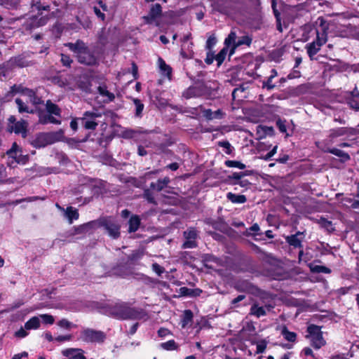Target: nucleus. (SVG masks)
I'll return each mask as SVG.
<instances>
[{
    "label": "nucleus",
    "instance_id": "f257e3e1",
    "mask_svg": "<svg viewBox=\"0 0 359 359\" xmlns=\"http://www.w3.org/2000/svg\"><path fill=\"white\" fill-rule=\"evenodd\" d=\"M108 313L118 320L134 319L137 316V312L125 302H117L110 305Z\"/></svg>",
    "mask_w": 359,
    "mask_h": 359
},
{
    "label": "nucleus",
    "instance_id": "f03ea898",
    "mask_svg": "<svg viewBox=\"0 0 359 359\" xmlns=\"http://www.w3.org/2000/svg\"><path fill=\"white\" fill-rule=\"evenodd\" d=\"M64 133L62 130L52 133H42L38 134L32 141V145L36 148L45 147L56 142L62 140Z\"/></svg>",
    "mask_w": 359,
    "mask_h": 359
},
{
    "label": "nucleus",
    "instance_id": "7ed1b4c3",
    "mask_svg": "<svg viewBox=\"0 0 359 359\" xmlns=\"http://www.w3.org/2000/svg\"><path fill=\"white\" fill-rule=\"evenodd\" d=\"M100 226L104 228L107 233L112 238L116 239L120 236V224L112 217L100 218Z\"/></svg>",
    "mask_w": 359,
    "mask_h": 359
},
{
    "label": "nucleus",
    "instance_id": "20e7f679",
    "mask_svg": "<svg viewBox=\"0 0 359 359\" xmlns=\"http://www.w3.org/2000/svg\"><path fill=\"white\" fill-rule=\"evenodd\" d=\"M217 9L219 12L233 19L243 15V13L241 4L232 1H226L224 4H218Z\"/></svg>",
    "mask_w": 359,
    "mask_h": 359
},
{
    "label": "nucleus",
    "instance_id": "39448f33",
    "mask_svg": "<svg viewBox=\"0 0 359 359\" xmlns=\"http://www.w3.org/2000/svg\"><path fill=\"white\" fill-rule=\"evenodd\" d=\"M306 338H310L312 346L316 349H319L325 345V340L323 337V332L320 327L316 325H311L307 327Z\"/></svg>",
    "mask_w": 359,
    "mask_h": 359
},
{
    "label": "nucleus",
    "instance_id": "423d86ee",
    "mask_svg": "<svg viewBox=\"0 0 359 359\" xmlns=\"http://www.w3.org/2000/svg\"><path fill=\"white\" fill-rule=\"evenodd\" d=\"M80 338L87 343H102L106 339V334L100 330L86 328L81 332Z\"/></svg>",
    "mask_w": 359,
    "mask_h": 359
},
{
    "label": "nucleus",
    "instance_id": "0eeeda50",
    "mask_svg": "<svg viewBox=\"0 0 359 359\" xmlns=\"http://www.w3.org/2000/svg\"><path fill=\"white\" fill-rule=\"evenodd\" d=\"M357 135H359V129L348 127L337 128L329 131L328 140L333 142L337 137L341 136L353 137Z\"/></svg>",
    "mask_w": 359,
    "mask_h": 359
},
{
    "label": "nucleus",
    "instance_id": "6e6552de",
    "mask_svg": "<svg viewBox=\"0 0 359 359\" xmlns=\"http://www.w3.org/2000/svg\"><path fill=\"white\" fill-rule=\"evenodd\" d=\"M209 93L208 87L204 83H198L190 86L183 93V97L186 99L208 95Z\"/></svg>",
    "mask_w": 359,
    "mask_h": 359
},
{
    "label": "nucleus",
    "instance_id": "1a4fd4ad",
    "mask_svg": "<svg viewBox=\"0 0 359 359\" xmlns=\"http://www.w3.org/2000/svg\"><path fill=\"white\" fill-rule=\"evenodd\" d=\"M40 325L39 317L34 316L25 323L24 327H21L15 333V336L19 338H24L28 335L27 330H36L40 327Z\"/></svg>",
    "mask_w": 359,
    "mask_h": 359
},
{
    "label": "nucleus",
    "instance_id": "9d476101",
    "mask_svg": "<svg viewBox=\"0 0 359 359\" xmlns=\"http://www.w3.org/2000/svg\"><path fill=\"white\" fill-rule=\"evenodd\" d=\"M101 114L99 113L86 111L83 116L81 118L82 125L87 130H95L98 123L95 121L96 118L100 117Z\"/></svg>",
    "mask_w": 359,
    "mask_h": 359
},
{
    "label": "nucleus",
    "instance_id": "9b49d317",
    "mask_svg": "<svg viewBox=\"0 0 359 359\" xmlns=\"http://www.w3.org/2000/svg\"><path fill=\"white\" fill-rule=\"evenodd\" d=\"M48 20L47 16H43L41 13L39 15H34L29 18L25 24L26 29L32 30L39 27L45 25Z\"/></svg>",
    "mask_w": 359,
    "mask_h": 359
},
{
    "label": "nucleus",
    "instance_id": "f8f14e48",
    "mask_svg": "<svg viewBox=\"0 0 359 359\" xmlns=\"http://www.w3.org/2000/svg\"><path fill=\"white\" fill-rule=\"evenodd\" d=\"M197 231L194 228H189L184 232V236L186 241L182 245V248H194L197 246L196 239L197 238Z\"/></svg>",
    "mask_w": 359,
    "mask_h": 359
},
{
    "label": "nucleus",
    "instance_id": "ddd939ff",
    "mask_svg": "<svg viewBox=\"0 0 359 359\" xmlns=\"http://www.w3.org/2000/svg\"><path fill=\"white\" fill-rule=\"evenodd\" d=\"M235 289L238 292H245L255 294L258 289L256 286L246 280H238L234 284Z\"/></svg>",
    "mask_w": 359,
    "mask_h": 359
},
{
    "label": "nucleus",
    "instance_id": "4468645a",
    "mask_svg": "<svg viewBox=\"0 0 359 359\" xmlns=\"http://www.w3.org/2000/svg\"><path fill=\"white\" fill-rule=\"evenodd\" d=\"M162 8L159 4L153 5L147 16H144V20L147 24H152L156 19L161 15Z\"/></svg>",
    "mask_w": 359,
    "mask_h": 359
},
{
    "label": "nucleus",
    "instance_id": "2eb2a0df",
    "mask_svg": "<svg viewBox=\"0 0 359 359\" xmlns=\"http://www.w3.org/2000/svg\"><path fill=\"white\" fill-rule=\"evenodd\" d=\"M273 308L271 305L259 306L257 303H254L250 308V314L257 318H260L266 315V312Z\"/></svg>",
    "mask_w": 359,
    "mask_h": 359
},
{
    "label": "nucleus",
    "instance_id": "dca6fc26",
    "mask_svg": "<svg viewBox=\"0 0 359 359\" xmlns=\"http://www.w3.org/2000/svg\"><path fill=\"white\" fill-rule=\"evenodd\" d=\"M76 57L78 61L81 64L86 65H93L96 63V57L92 53H90L88 48L83 52H81L80 54Z\"/></svg>",
    "mask_w": 359,
    "mask_h": 359
},
{
    "label": "nucleus",
    "instance_id": "f3484780",
    "mask_svg": "<svg viewBox=\"0 0 359 359\" xmlns=\"http://www.w3.org/2000/svg\"><path fill=\"white\" fill-rule=\"evenodd\" d=\"M62 354L69 359H86L83 355V351L81 348H66L62 351Z\"/></svg>",
    "mask_w": 359,
    "mask_h": 359
},
{
    "label": "nucleus",
    "instance_id": "a211bd4d",
    "mask_svg": "<svg viewBox=\"0 0 359 359\" xmlns=\"http://www.w3.org/2000/svg\"><path fill=\"white\" fill-rule=\"evenodd\" d=\"M304 238V233L302 232L298 231L295 234L287 236L286 238V241L289 243L290 245L293 246L294 248H302V243Z\"/></svg>",
    "mask_w": 359,
    "mask_h": 359
},
{
    "label": "nucleus",
    "instance_id": "6ab92c4d",
    "mask_svg": "<svg viewBox=\"0 0 359 359\" xmlns=\"http://www.w3.org/2000/svg\"><path fill=\"white\" fill-rule=\"evenodd\" d=\"M170 182V178L168 177H165L163 179L158 180L155 182H151L150 184V189L156 191H161L167 187Z\"/></svg>",
    "mask_w": 359,
    "mask_h": 359
},
{
    "label": "nucleus",
    "instance_id": "aec40b11",
    "mask_svg": "<svg viewBox=\"0 0 359 359\" xmlns=\"http://www.w3.org/2000/svg\"><path fill=\"white\" fill-rule=\"evenodd\" d=\"M64 215L68 219L69 224H72L74 220L78 219L79 217L78 210L72 206H69L65 209Z\"/></svg>",
    "mask_w": 359,
    "mask_h": 359
},
{
    "label": "nucleus",
    "instance_id": "412c9836",
    "mask_svg": "<svg viewBox=\"0 0 359 359\" xmlns=\"http://www.w3.org/2000/svg\"><path fill=\"white\" fill-rule=\"evenodd\" d=\"M141 224V219L138 215H132L128 221V232L133 233L138 230Z\"/></svg>",
    "mask_w": 359,
    "mask_h": 359
},
{
    "label": "nucleus",
    "instance_id": "4be33fe9",
    "mask_svg": "<svg viewBox=\"0 0 359 359\" xmlns=\"http://www.w3.org/2000/svg\"><path fill=\"white\" fill-rule=\"evenodd\" d=\"M158 65L161 73L170 80L172 68L168 65L165 62L161 57L158 58Z\"/></svg>",
    "mask_w": 359,
    "mask_h": 359
},
{
    "label": "nucleus",
    "instance_id": "5701e85b",
    "mask_svg": "<svg viewBox=\"0 0 359 359\" xmlns=\"http://www.w3.org/2000/svg\"><path fill=\"white\" fill-rule=\"evenodd\" d=\"M317 223L321 228L326 230L328 233H332L335 230L332 222L325 217H320L317 220Z\"/></svg>",
    "mask_w": 359,
    "mask_h": 359
},
{
    "label": "nucleus",
    "instance_id": "b1692460",
    "mask_svg": "<svg viewBox=\"0 0 359 359\" xmlns=\"http://www.w3.org/2000/svg\"><path fill=\"white\" fill-rule=\"evenodd\" d=\"M326 151L341 158V160L343 162H346L350 160L349 154L341 149L337 148H332L328 149Z\"/></svg>",
    "mask_w": 359,
    "mask_h": 359
},
{
    "label": "nucleus",
    "instance_id": "393cba45",
    "mask_svg": "<svg viewBox=\"0 0 359 359\" xmlns=\"http://www.w3.org/2000/svg\"><path fill=\"white\" fill-rule=\"evenodd\" d=\"M69 47L76 54V56H78L81 52H83L88 49L86 44L81 41H77L75 43H69Z\"/></svg>",
    "mask_w": 359,
    "mask_h": 359
},
{
    "label": "nucleus",
    "instance_id": "a878e982",
    "mask_svg": "<svg viewBox=\"0 0 359 359\" xmlns=\"http://www.w3.org/2000/svg\"><path fill=\"white\" fill-rule=\"evenodd\" d=\"M27 123L25 121H18L9 129L10 132H14L16 134L26 133Z\"/></svg>",
    "mask_w": 359,
    "mask_h": 359
},
{
    "label": "nucleus",
    "instance_id": "bb28decb",
    "mask_svg": "<svg viewBox=\"0 0 359 359\" xmlns=\"http://www.w3.org/2000/svg\"><path fill=\"white\" fill-rule=\"evenodd\" d=\"M180 294L183 296H189V297H197L201 294L202 290L196 288V289H190L186 287H182L180 289Z\"/></svg>",
    "mask_w": 359,
    "mask_h": 359
},
{
    "label": "nucleus",
    "instance_id": "cd10ccee",
    "mask_svg": "<svg viewBox=\"0 0 359 359\" xmlns=\"http://www.w3.org/2000/svg\"><path fill=\"white\" fill-rule=\"evenodd\" d=\"M50 114H42L39 116V121L43 124H46L48 123H52L55 124H60V121L57 120L55 117L52 116Z\"/></svg>",
    "mask_w": 359,
    "mask_h": 359
},
{
    "label": "nucleus",
    "instance_id": "c85d7f7f",
    "mask_svg": "<svg viewBox=\"0 0 359 359\" xmlns=\"http://www.w3.org/2000/svg\"><path fill=\"white\" fill-rule=\"evenodd\" d=\"M226 198L233 203H244L247 200L244 195H238L231 192L226 194Z\"/></svg>",
    "mask_w": 359,
    "mask_h": 359
},
{
    "label": "nucleus",
    "instance_id": "c756f323",
    "mask_svg": "<svg viewBox=\"0 0 359 359\" xmlns=\"http://www.w3.org/2000/svg\"><path fill=\"white\" fill-rule=\"evenodd\" d=\"M320 49V46L318 43H316L314 41L306 45L307 53L311 58L316 55Z\"/></svg>",
    "mask_w": 359,
    "mask_h": 359
},
{
    "label": "nucleus",
    "instance_id": "7c9ffc66",
    "mask_svg": "<svg viewBox=\"0 0 359 359\" xmlns=\"http://www.w3.org/2000/svg\"><path fill=\"white\" fill-rule=\"evenodd\" d=\"M46 107L48 113L54 114L57 116H60V109L55 104L53 103L51 101L48 100Z\"/></svg>",
    "mask_w": 359,
    "mask_h": 359
},
{
    "label": "nucleus",
    "instance_id": "2f4dec72",
    "mask_svg": "<svg viewBox=\"0 0 359 359\" xmlns=\"http://www.w3.org/2000/svg\"><path fill=\"white\" fill-rule=\"evenodd\" d=\"M281 334L283 336L285 340L294 342L297 339V334L293 332H290L286 327H284L281 330Z\"/></svg>",
    "mask_w": 359,
    "mask_h": 359
},
{
    "label": "nucleus",
    "instance_id": "473e14b6",
    "mask_svg": "<svg viewBox=\"0 0 359 359\" xmlns=\"http://www.w3.org/2000/svg\"><path fill=\"white\" fill-rule=\"evenodd\" d=\"M309 267H310L311 271L313 273H331V270L325 266L311 264Z\"/></svg>",
    "mask_w": 359,
    "mask_h": 359
},
{
    "label": "nucleus",
    "instance_id": "72a5a7b5",
    "mask_svg": "<svg viewBox=\"0 0 359 359\" xmlns=\"http://www.w3.org/2000/svg\"><path fill=\"white\" fill-rule=\"evenodd\" d=\"M25 95L29 97L30 102H32L34 104H38L41 103V99L38 97L35 93L30 89H25L24 91Z\"/></svg>",
    "mask_w": 359,
    "mask_h": 359
},
{
    "label": "nucleus",
    "instance_id": "f704fd0d",
    "mask_svg": "<svg viewBox=\"0 0 359 359\" xmlns=\"http://www.w3.org/2000/svg\"><path fill=\"white\" fill-rule=\"evenodd\" d=\"M193 313L191 310H185L183 313L182 325L183 327H186L189 323L192 321Z\"/></svg>",
    "mask_w": 359,
    "mask_h": 359
},
{
    "label": "nucleus",
    "instance_id": "c9c22d12",
    "mask_svg": "<svg viewBox=\"0 0 359 359\" xmlns=\"http://www.w3.org/2000/svg\"><path fill=\"white\" fill-rule=\"evenodd\" d=\"M57 325L61 328L66 330H71L72 328L76 327V325L69 321L67 319L62 318L57 323Z\"/></svg>",
    "mask_w": 359,
    "mask_h": 359
},
{
    "label": "nucleus",
    "instance_id": "e433bc0d",
    "mask_svg": "<svg viewBox=\"0 0 359 359\" xmlns=\"http://www.w3.org/2000/svg\"><path fill=\"white\" fill-rule=\"evenodd\" d=\"M236 32H231L224 41L225 46L226 47H229L230 46H233L234 47L237 46L236 44Z\"/></svg>",
    "mask_w": 359,
    "mask_h": 359
},
{
    "label": "nucleus",
    "instance_id": "4c0bfd02",
    "mask_svg": "<svg viewBox=\"0 0 359 359\" xmlns=\"http://www.w3.org/2000/svg\"><path fill=\"white\" fill-rule=\"evenodd\" d=\"M224 164L229 168H237L241 170H243L246 168V165L244 163L238 161L227 160L225 161Z\"/></svg>",
    "mask_w": 359,
    "mask_h": 359
},
{
    "label": "nucleus",
    "instance_id": "58836bf2",
    "mask_svg": "<svg viewBox=\"0 0 359 359\" xmlns=\"http://www.w3.org/2000/svg\"><path fill=\"white\" fill-rule=\"evenodd\" d=\"M313 41L318 43L320 47L325 44L327 41V34L325 32L323 31L320 33L318 31H316V39Z\"/></svg>",
    "mask_w": 359,
    "mask_h": 359
},
{
    "label": "nucleus",
    "instance_id": "ea45409f",
    "mask_svg": "<svg viewBox=\"0 0 359 359\" xmlns=\"http://www.w3.org/2000/svg\"><path fill=\"white\" fill-rule=\"evenodd\" d=\"M18 149L19 147L18 144L14 142L12 145V147L6 152V154L10 158H12L16 161L19 155Z\"/></svg>",
    "mask_w": 359,
    "mask_h": 359
},
{
    "label": "nucleus",
    "instance_id": "a19ab883",
    "mask_svg": "<svg viewBox=\"0 0 359 359\" xmlns=\"http://www.w3.org/2000/svg\"><path fill=\"white\" fill-rule=\"evenodd\" d=\"M133 101L135 106V116L140 117L144 109V104L142 103L140 100L137 98H134Z\"/></svg>",
    "mask_w": 359,
    "mask_h": 359
},
{
    "label": "nucleus",
    "instance_id": "79ce46f5",
    "mask_svg": "<svg viewBox=\"0 0 359 359\" xmlns=\"http://www.w3.org/2000/svg\"><path fill=\"white\" fill-rule=\"evenodd\" d=\"M97 90L101 95L107 97L109 101H112L115 98L114 95L108 91L105 86H99Z\"/></svg>",
    "mask_w": 359,
    "mask_h": 359
},
{
    "label": "nucleus",
    "instance_id": "37998d69",
    "mask_svg": "<svg viewBox=\"0 0 359 359\" xmlns=\"http://www.w3.org/2000/svg\"><path fill=\"white\" fill-rule=\"evenodd\" d=\"M161 347L167 351H172L177 348V345L174 340H169L166 342L161 343Z\"/></svg>",
    "mask_w": 359,
    "mask_h": 359
},
{
    "label": "nucleus",
    "instance_id": "c03bdc74",
    "mask_svg": "<svg viewBox=\"0 0 359 359\" xmlns=\"http://www.w3.org/2000/svg\"><path fill=\"white\" fill-rule=\"evenodd\" d=\"M85 228L89 232L90 231L94 230L97 228L100 227V219L97 220H93L90 222H88L87 223L83 224Z\"/></svg>",
    "mask_w": 359,
    "mask_h": 359
},
{
    "label": "nucleus",
    "instance_id": "a18cd8bd",
    "mask_svg": "<svg viewBox=\"0 0 359 359\" xmlns=\"http://www.w3.org/2000/svg\"><path fill=\"white\" fill-rule=\"evenodd\" d=\"M227 53V48H223L220 52L215 55V60L217 62V65H220L225 59Z\"/></svg>",
    "mask_w": 359,
    "mask_h": 359
},
{
    "label": "nucleus",
    "instance_id": "49530a36",
    "mask_svg": "<svg viewBox=\"0 0 359 359\" xmlns=\"http://www.w3.org/2000/svg\"><path fill=\"white\" fill-rule=\"evenodd\" d=\"M15 103L17 104L18 105V111L22 113V112H32V111H29V108L27 107V105L24 103V102L20 99V98H16L15 99Z\"/></svg>",
    "mask_w": 359,
    "mask_h": 359
},
{
    "label": "nucleus",
    "instance_id": "de8ad7c7",
    "mask_svg": "<svg viewBox=\"0 0 359 359\" xmlns=\"http://www.w3.org/2000/svg\"><path fill=\"white\" fill-rule=\"evenodd\" d=\"M39 317V319L41 318L44 324L53 325L55 322L54 317L50 314H41Z\"/></svg>",
    "mask_w": 359,
    "mask_h": 359
},
{
    "label": "nucleus",
    "instance_id": "09e8293b",
    "mask_svg": "<svg viewBox=\"0 0 359 359\" xmlns=\"http://www.w3.org/2000/svg\"><path fill=\"white\" fill-rule=\"evenodd\" d=\"M217 39L214 34L210 35L206 41L205 48L208 50H211L212 48L216 45Z\"/></svg>",
    "mask_w": 359,
    "mask_h": 359
},
{
    "label": "nucleus",
    "instance_id": "8fccbe9b",
    "mask_svg": "<svg viewBox=\"0 0 359 359\" xmlns=\"http://www.w3.org/2000/svg\"><path fill=\"white\" fill-rule=\"evenodd\" d=\"M199 109L201 112L203 114V116L208 120H212V114L213 111L210 109H205L202 106H199Z\"/></svg>",
    "mask_w": 359,
    "mask_h": 359
},
{
    "label": "nucleus",
    "instance_id": "3c124183",
    "mask_svg": "<svg viewBox=\"0 0 359 359\" xmlns=\"http://www.w3.org/2000/svg\"><path fill=\"white\" fill-rule=\"evenodd\" d=\"M144 198L150 203L156 204L154 196L150 189H145L144 191Z\"/></svg>",
    "mask_w": 359,
    "mask_h": 359
},
{
    "label": "nucleus",
    "instance_id": "603ef678",
    "mask_svg": "<svg viewBox=\"0 0 359 359\" xmlns=\"http://www.w3.org/2000/svg\"><path fill=\"white\" fill-rule=\"evenodd\" d=\"M205 262V266L208 268H212V266L209 264L210 262H217V259L211 255H206L203 258Z\"/></svg>",
    "mask_w": 359,
    "mask_h": 359
},
{
    "label": "nucleus",
    "instance_id": "864d4df0",
    "mask_svg": "<svg viewBox=\"0 0 359 359\" xmlns=\"http://www.w3.org/2000/svg\"><path fill=\"white\" fill-rule=\"evenodd\" d=\"M219 145L223 148L225 149L224 152L227 154H230L232 152V147L231 144L226 141V142H219Z\"/></svg>",
    "mask_w": 359,
    "mask_h": 359
},
{
    "label": "nucleus",
    "instance_id": "5fc2aeb1",
    "mask_svg": "<svg viewBox=\"0 0 359 359\" xmlns=\"http://www.w3.org/2000/svg\"><path fill=\"white\" fill-rule=\"evenodd\" d=\"M272 79L268 77L266 81L262 82V87L266 88L269 90H271L275 88V85L272 83Z\"/></svg>",
    "mask_w": 359,
    "mask_h": 359
},
{
    "label": "nucleus",
    "instance_id": "6e6d98bb",
    "mask_svg": "<svg viewBox=\"0 0 359 359\" xmlns=\"http://www.w3.org/2000/svg\"><path fill=\"white\" fill-rule=\"evenodd\" d=\"M245 176V172H233L232 174V175H229L228 177V178L230 180H234L235 182H238Z\"/></svg>",
    "mask_w": 359,
    "mask_h": 359
},
{
    "label": "nucleus",
    "instance_id": "4d7b16f0",
    "mask_svg": "<svg viewBox=\"0 0 359 359\" xmlns=\"http://www.w3.org/2000/svg\"><path fill=\"white\" fill-rule=\"evenodd\" d=\"M191 34H187L183 36L182 39V53H184L186 48L187 43L190 42L189 40L191 39Z\"/></svg>",
    "mask_w": 359,
    "mask_h": 359
},
{
    "label": "nucleus",
    "instance_id": "13d9d810",
    "mask_svg": "<svg viewBox=\"0 0 359 359\" xmlns=\"http://www.w3.org/2000/svg\"><path fill=\"white\" fill-rule=\"evenodd\" d=\"M192 46H193V43L192 42H188L187 43V45H186V48H185V51L184 53H182L181 52V54L184 56V57H189L191 56V53H192Z\"/></svg>",
    "mask_w": 359,
    "mask_h": 359
},
{
    "label": "nucleus",
    "instance_id": "bf43d9fd",
    "mask_svg": "<svg viewBox=\"0 0 359 359\" xmlns=\"http://www.w3.org/2000/svg\"><path fill=\"white\" fill-rule=\"evenodd\" d=\"M152 270L158 276H161L165 271L164 268L157 263H154L152 264Z\"/></svg>",
    "mask_w": 359,
    "mask_h": 359
},
{
    "label": "nucleus",
    "instance_id": "052dcab7",
    "mask_svg": "<svg viewBox=\"0 0 359 359\" xmlns=\"http://www.w3.org/2000/svg\"><path fill=\"white\" fill-rule=\"evenodd\" d=\"M61 62L64 66L70 67L72 60H71L69 56H68L67 55L62 54L61 55Z\"/></svg>",
    "mask_w": 359,
    "mask_h": 359
},
{
    "label": "nucleus",
    "instance_id": "680f3d73",
    "mask_svg": "<svg viewBox=\"0 0 359 359\" xmlns=\"http://www.w3.org/2000/svg\"><path fill=\"white\" fill-rule=\"evenodd\" d=\"M251 41H252V39L249 36H244L241 39H239V41L236 43V46H241L243 44L250 46L251 43Z\"/></svg>",
    "mask_w": 359,
    "mask_h": 359
},
{
    "label": "nucleus",
    "instance_id": "e2e57ef3",
    "mask_svg": "<svg viewBox=\"0 0 359 359\" xmlns=\"http://www.w3.org/2000/svg\"><path fill=\"white\" fill-rule=\"evenodd\" d=\"M72 339V335L71 334H67V335H60L55 338V341L57 342H64L70 341Z\"/></svg>",
    "mask_w": 359,
    "mask_h": 359
},
{
    "label": "nucleus",
    "instance_id": "0e129e2a",
    "mask_svg": "<svg viewBox=\"0 0 359 359\" xmlns=\"http://www.w3.org/2000/svg\"><path fill=\"white\" fill-rule=\"evenodd\" d=\"M348 104L350 107L356 110H359V100L353 97L349 100Z\"/></svg>",
    "mask_w": 359,
    "mask_h": 359
},
{
    "label": "nucleus",
    "instance_id": "69168bd1",
    "mask_svg": "<svg viewBox=\"0 0 359 359\" xmlns=\"http://www.w3.org/2000/svg\"><path fill=\"white\" fill-rule=\"evenodd\" d=\"M245 299V295L240 294L237 297L234 298L231 302V304L233 307L236 308L238 306V304Z\"/></svg>",
    "mask_w": 359,
    "mask_h": 359
},
{
    "label": "nucleus",
    "instance_id": "338daca9",
    "mask_svg": "<svg viewBox=\"0 0 359 359\" xmlns=\"http://www.w3.org/2000/svg\"><path fill=\"white\" fill-rule=\"evenodd\" d=\"M74 233H73V235L80 234V233H86L88 232V231L86 230V229L85 228L83 224L79 225L78 226H74Z\"/></svg>",
    "mask_w": 359,
    "mask_h": 359
},
{
    "label": "nucleus",
    "instance_id": "774afa93",
    "mask_svg": "<svg viewBox=\"0 0 359 359\" xmlns=\"http://www.w3.org/2000/svg\"><path fill=\"white\" fill-rule=\"evenodd\" d=\"M214 60H215V56L214 55L213 53L211 52V50H209L207 53L206 58L205 59V62L208 65H211Z\"/></svg>",
    "mask_w": 359,
    "mask_h": 359
}]
</instances>
